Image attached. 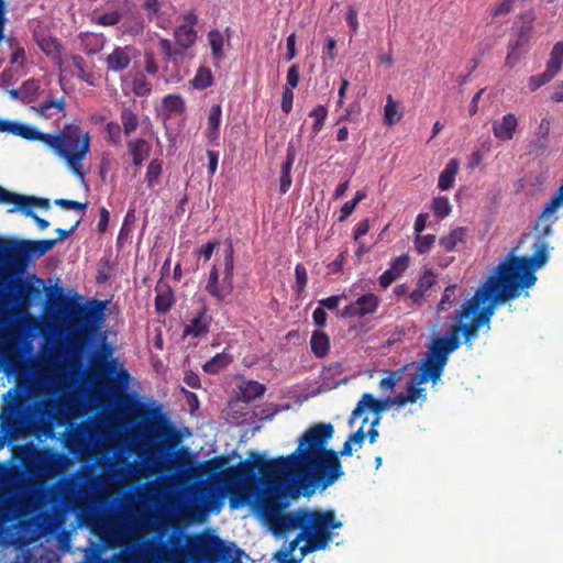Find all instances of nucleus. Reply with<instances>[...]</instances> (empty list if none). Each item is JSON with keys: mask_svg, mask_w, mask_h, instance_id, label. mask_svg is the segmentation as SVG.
I'll list each match as a JSON object with an SVG mask.
<instances>
[{"mask_svg": "<svg viewBox=\"0 0 563 563\" xmlns=\"http://www.w3.org/2000/svg\"><path fill=\"white\" fill-rule=\"evenodd\" d=\"M563 65V42H558L552 47L550 58L547 63V68L555 76L561 70Z\"/></svg>", "mask_w": 563, "mask_h": 563, "instance_id": "e433bc0d", "label": "nucleus"}, {"mask_svg": "<svg viewBox=\"0 0 563 563\" xmlns=\"http://www.w3.org/2000/svg\"><path fill=\"white\" fill-rule=\"evenodd\" d=\"M460 163L456 158H452L440 173L438 187L440 190H449L453 187Z\"/></svg>", "mask_w": 563, "mask_h": 563, "instance_id": "a878e982", "label": "nucleus"}, {"mask_svg": "<svg viewBox=\"0 0 563 563\" xmlns=\"http://www.w3.org/2000/svg\"><path fill=\"white\" fill-rule=\"evenodd\" d=\"M222 109L220 104H212L208 115V126L219 129L221 122Z\"/></svg>", "mask_w": 563, "mask_h": 563, "instance_id": "0e129e2a", "label": "nucleus"}, {"mask_svg": "<svg viewBox=\"0 0 563 563\" xmlns=\"http://www.w3.org/2000/svg\"><path fill=\"white\" fill-rule=\"evenodd\" d=\"M133 92L139 97H145L152 91L151 84L146 80V78L141 75L136 76L133 80Z\"/></svg>", "mask_w": 563, "mask_h": 563, "instance_id": "13d9d810", "label": "nucleus"}, {"mask_svg": "<svg viewBox=\"0 0 563 563\" xmlns=\"http://www.w3.org/2000/svg\"><path fill=\"white\" fill-rule=\"evenodd\" d=\"M241 549L225 544L219 537H201L189 549V554L198 563H241Z\"/></svg>", "mask_w": 563, "mask_h": 563, "instance_id": "0eeeda50", "label": "nucleus"}, {"mask_svg": "<svg viewBox=\"0 0 563 563\" xmlns=\"http://www.w3.org/2000/svg\"><path fill=\"white\" fill-rule=\"evenodd\" d=\"M150 415L154 420L151 427L156 429L162 437L170 438L176 435L174 426L161 413L159 409H153Z\"/></svg>", "mask_w": 563, "mask_h": 563, "instance_id": "cd10ccee", "label": "nucleus"}, {"mask_svg": "<svg viewBox=\"0 0 563 563\" xmlns=\"http://www.w3.org/2000/svg\"><path fill=\"white\" fill-rule=\"evenodd\" d=\"M518 128V119L514 113H506L501 119L492 122V132L496 140L508 142L514 139Z\"/></svg>", "mask_w": 563, "mask_h": 563, "instance_id": "a211bd4d", "label": "nucleus"}, {"mask_svg": "<svg viewBox=\"0 0 563 563\" xmlns=\"http://www.w3.org/2000/svg\"><path fill=\"white\" fill-rule=\"evenodd\" d=\"M522 290L497 268L460 308L461 319L475 317L487 330L498 305L518 298Z\"/></svg>", "mask_w": 563, "mask_h": 563, "instance_id": "7ed1b4c3", "label": "nucleus"}, {"mask_svg": "<svg viewBox=\"0 0 563 563\" xmlns=\"http://www.w3.org/2000/svg\"><path fill=\"white\" fill-rule=\"evenodd\" d=\"M54 203L65 210H79L81 212H84L88 206V202H79L64 198L56 199Z\"/></svg>", "mask_w": 563, "mask_h": 563, "instance_id": "680f3d73", "label": "nucleus"}, {"mask_svg": "<svg viewBox=\"0 0 563 563\" xmlns=\"http://www.w3.org/2000/svg\"><path fill=\"white\" fill-rule=\"evenodd\" d=\"M537 233L532 245L531 256H509L496 268L521 290L532 287L537 282L534 272L541 268L549 260V244Z\"/></svg>", "mask_w": 563, "mask_h": 563, "instance_id": "423d86ee", "label": "nucleus"}, {"mask_svg": "<svg viewBox=\"0 0 563 563\" xmlns=\"http://www.w3.org/2000/svg\"><path fill=\"white\" fill-rule=\"evenodd\" d=\"M196 24L197 15L194 12H189L184 15V23L178 25L174 31L176 44L183 53L196 43L197 32L194 29Z\"/></svg>", "mask_w": 563, "mask_h": 563, "instance_id": "f3484780", "label": "nucleus"}, {"mask_svg": "<svg viewBox=\"0 0 563 563\" xmlns=\"http://www.w3.org/2000/svg\"><path fill=\"white\" fill-rule=\"evenodd\" d=\"M137 56L139 51L133 45L117 46L104 58L107 71L119 73L125 70Z\"/></svg>", "mask_w": 563, "mask_h": 563, "instance_id": "dca6fc26", "label": "nucleus"}, {"mask_svg": "<svg viewBox=\"0 0 563 563\" xmlns=\"http://www.w3.org/2000/svg\"><path fill=\"white\" fill-rule=\"evenodd\" d=\"M104 305L101 301H95L93 307H79L78 311L71 316L73 323L76 325L68 346L74 352H80L89 342L90 338L98 331V323L102 320V309Z\"/></svg>", "mask_w": 563, "mask_h": 563, "instance_id": "6e6552de", "label": "nucleus"}, {"mask_svg": "<svg viewBox=\"0 0 563 563\" xmlns=\"http://www.w3.org/2000/svg\"><path fill=\"white\" fill-rule=\"evenodd\" d=\"M0 205H13L10 212L33 210L35 207L48 210L51 207L47 198L20 195L9 191L2 186H0Z\"/></svg>", "mask_w": 563, "mask_h": 563, "instance_id": "4468645a", "label": "nucleus"}, {"mask_svg": "<svg viewBox=\"0 0 563 563\" xmlns=\"http://www.w3.org/2000/svg\"><path fill=\"white\" fill-rule=\"evenodd\" d=\"M265 390L266 388L263 384L255 380H250L242 389V398L244 401L250 402L262 397Z\"/></svg>", "mask_w": 563, "mask_h": 563, "instance_id": "ea45409f", "label": "nucleus"}, {"mask_svg": "<svg viewBox=\"0 0 563 563\" xmlns=\"http://www.w3.org/2000/svg\"><path fill=\"white\" fill-rule=\"evenodd\" d=\"M554 77L555 75L551 73L548 68H545V70L542 74L531 76L529 78V88L531 91H536L543 85L550 82Z\"/></svg>", "mask_w": 563, "mask_h": 563, "instance_id": "6e6d98bb", "label": "nucleus"}, {"mask_svg": "<svg viewBox=\"0 0 563 563\" xmlns=\"http://www.w3.org/2000/svg\"><path fill=\"white\" fill-rule=\"evenodd\" d=\"M465 235V229L459 227L452 230L448 235L442 236L439 240V244L445 252H452L455 250L457 243L464 242Z\"/></svg>", "mask_w": 563, "mask_h": 563, "instance_id": "2f4dec72", "label": "nucleus"}, {"mask_svg": "<svg viewBox=\"0 0 563 563\" xmlns=\"http://www.w3.org/2000/svg\"><path fill=\"white\" fill-rule=\"evenodd\" d=\"M295 285H294V290L295 292L300 296L306 287H307V284H308V273H307V269L306 267L303 266V264L301 263H298L295 267Z\"/></svg>", "mask_w": 563, "mask_h": 563, "instance_id": "49530a36", "label": "nucleus"}, {"mask_svg": "<svg viewBox=\"0 0 563 563\" xmlns=\"http://www.w3.org/2000/svg\"><path fill=\"white\" fill-rule=\"evenodd\" d=\"M388 408V401L386 399H376L372 394L365 393L358 400L356 407L352 411L350 423L355 419L360 418L365 410H369L375 415L379 416Z\"/></svg>", "mask_w": 563, "mask_h": 563, "instance_id": "6ab92c4d", "label": "nucleus"}, {"mask_svg": "<svg viewBox=\"0 0 563 563\" xmlns=\"http://www.w3.org/2000/svg\"><path fill=\"white\" fill-rule=\"evenodd\" d=\"M122 126L118 122H108L106 125L107 141L112 145H120L122 142Z\"/></svg>", "mask_w": 563, "mask_h": 563, "instance_id": "603ef678", "label": "nucleus"}, {"mask_svg": "<svg viewBox=\"0 0 563 563\" xmlns=\"http://www.w3.org/2000/svg\"><path fill=\"white\" fill-rule=\"evenodd\" d=\"M18 300L22 303H30L41 296V289L29 282H21L16 285Z\"/></svg>", "mask_w": 563, "mask_h": 563, "instance_id": "7c9ffc66", "label": "nucleus"}, {"mask_svg": "<svg viewBox=\"0 0 563 563\" xmlns=\"http://www.w3.org/2000/svg\"><path fill=\"white\" fill-rule=\"evenodd\" d=\"M121 18L119 11L106 12L97 18V23L102 26H114L121 21Z\"/></svg>", "mask_w": 563, "mask_h": 563, "instance_id": "052dcab7", "label": "nucleus"}, {"mask_svg": "<svg viewBox=\"0 0 563 563\" xmlns=\"http://www.w3.org/2000/svg\"><path fill=\"white\" fill-rule=\"evenodd\" d=\"M309 115L314 118V122L312 124L311 130L313 135H317L324 125V121L328 115V109L324 106L319 104L318 107L310 111Z\"/></svg>", "mask_w": 563, "mask_h": 563, "instance_id": "8fccbe9b", "label": "nucleus"}, {"mask_svg": "<svg viewBox=\"0 0 563 563\" xmlns=\"http://www.w3.org/2000/svg\"><path fill=\"white\" fill-rule=\"evenodd\" d=\"M224 494L213 490L211 487H205L200 492L199 498L195 499L185 510L188 516L205 517L208 512L219 514L223 508Z\"/></svg>", "mask_w": 563, "mask_h": 563, "instance_id": "ddd939ff", "label": "nucleus"}, {"mask_svg": "<svg viewBox=\"0 0 563 563\" xmlns=\"http://www.w3.org/2000/svg\"><path fill=\"white\" fill-rule=\"evenodd\" d=\"M366 198V194L364 191H357L353 199L344 202L341 207V214L339 217V221H345L355 210L358 202Z\"/></svg>", "mask_w": 563, "mask_h": 563, "instance_id": "de8ad7c7", "label": "nucleus"}, {"mask_svg": "<svg viewBox=\"0 0 563 563\" xmlns=\"http://www.w3.org/2000/svg\"><path fill=\"white\" fill-rule=\"evenodd\" d=\"M32 368L16 347L5 346L1 350L0 372L7 376H14L19 387L31 388L29 375Z\"/></svg>", "mask_w": 563, "mask_h": 563, "instance_id": "9b49d317", "label": "nucleus"}, {"mask_svg": "<svg viewBox=\"0 0 563 563\" xmlns=\"http://www.w3.org/2000/svg\"><path fill=\"white\" fill-rule=\"evenodd\" d=\"M163 108L169 113H181L185 111V100L179 95H167L163 98Z\"/></svg>", "mask_w": 563, "mask_h": 563, "instance_id": "37998d69", "label": "nucleus"}, {"mask_svg": "<svg viewBox=\"0 0 563 563\" xmlns=\"http://www.w3.org/2000/svg\"><path fill=\"white\" fill-rule=\"evenodd\" d=\"M81 219H78L69 229L57 228L56 239L48 240H4L0 246V262L13 273H23L27 269L30 262L37 260L54 249L58 241H63L71 235Z\"/></svg>", "mask_w": 563, "mask_h": 563, "instance_id": "20e7f679", "label": "nucleus"}, {"mask_svg": "<svg viewBox=\"0 0 563 563\" xmlns=\"http://www.w3.org/2000/svg\"><path fill=\"white\" fill-rule=\"evenodd\" d=\"M71 67L74 69V74L87 82L88 85H95V76L91 71L87 69L86 60L80 55H73L70 57Z\"/></svg>", "mask_w": 563, "mask_h": 563, "instance_id": "c756f323", "label": "nucleus"}, {"mask_svg": "<svg viewBox=\"0 0 563 563\" xmlns=\"http://www.w3.org/2000/svg\"><path fill=\"white\" fill-rule=\"evenodd\" d=\"M12 134L21 136L29 141H42L45 145L48 134L29 128L24 124L14 122Z\"/></svg>", "mask_w": 563, "mask_h": 563, "instance_id": "72a5a7b5", "label": "nucleus"}, {"mask_svg": "<svg viewBox=\"0 0 563 563\" xmlns=\"http://www.w3.org/2000/svg\"><path fill=\"white\" fill-rule=\"evenodd\" d=\"M311 351L318 357H323L329 352V336L322 331H314L310 340Z\"/></svg>", "mask_w": 563, "mask_h": 563, "instance_id": "473e14b6", "label": "nucleus"}, {"mask_svg": "<svg viewBox=\"0 0 563 563\" xmlns=\"http://www.w3.org/2000/svg\"><path fill=\"white\" fill-rule=\"evenodd\" d=\"M233 271H234V249L232 241L228 242L225 254H224V273L223 279L230 284H233Z\"/></svg>", "mask_w": 563, "mask_h": 563, "instance_id": "79ce46f5", "label": "nucleus"}, {"mask_svg": "<svg viewBox=\"0 0 563 563\" xmlns=\"http://www.w3.org/2000/svg\"><path fill=\"white\" fill-rule=\"evenodd\" d=\"M233 284L224 282H219V273L217 266H212L209 278L206 285L207 292L216 298L218 301L225 300L233 291Z\"/></svg>", "mask_w": 563, "mask_h": 563, "instance_id": "aec40b11", "label": "nucleus"}, {"mask_svg": "<svg viewBox=\"0 0 563 563\" xmlns=\"http://www.w3.org/2000/svg\"><path fill=\"white\" fill-rule=\"evenodd\" d=\"M434 242V234L417 235L415 239V249L419 254H426L431 250Z\"/></svg>", "mask_w": 563, "mask_h": 563, "instance_id": "864d4df0", "label": "nucleus"}, {"mask_svg": "<svg viewBox=\"0 0 563 563\" xmlns=\"http://www.w3.org/2000/svg\"><path fill=\"white\" fill-rule=\"evenodd\" d=\"M409 266V256L407 254H402L393 260L390 263V267L386 269L380 276H379V285L383 288H387L390 286L395 280L400 278L404 273L407 271Z\"/></svg>", "mask_w": 563, "mask_h": 563, "instance_id": "412c9836", "label": "nucleus"}, {"mask_svg": "<svg viewBox=\"0 0 563 563\" xmlns=\"http://www.w3.org/2000/svg\"><path fill=\"white\" fill-rule=\"evenodd\" d=\"M65 98L62 97L59 99L45 100L44 102L38 104V107L36 108V112L46 119H51L54 115L52 111L53 109L56 110L57 113H62L63 115H65Z\"/></svg>", "mask_w": 563, "mask_h": 563, "instance_id": "c85d7f7f", "label": "nucleus"}, {"mask_svg": "<svg viewBox=\"0 0 563 563\" xmlns=\"http://www.w3.org/2000/svg\"><path fill=\"white\" fill-rule=\"evenodd\" d=\"M212 318L207 313V310L201 309L184 329V338L192 336L199 339L209 332Z\"/></svg>", "mask_w": 563, "mask_h": 563, "instance_id": "4be33fe9", "label": "nucleus"}, {"mask_svg": "<svg viewBox=\"0 0 563 563\" xmlns=\"http://www.w3.org/2000/svg\"><path fill=\"white\" fill-rule=\"evenodd\" d=\"M457 285L452 284L445 287L442 297L437 306V309L439 312L449 311L457 301L459 295H457Z\"/></svg>", "mask_w": 563, "mask_h": 563, "instance_id": "c9c22d12", "label": "nucleus"}, {"mask_svg": "<svg viewBox=\"0 0 563 563\" xmlns=\"http://www.w3.org/2000/svg\"><path fill=\"white\" fill-rule=\"evenodd\" d=\"M482 327L484 325L475 317L461 319L459 310L455 316V322L449 328L446 334L441 338L453 351H456L462 343L466 349L472 350L474 340L477 339Z\"/></svg>", "mask_w": 563, "mask_h": 563, "instance_id": "9d476101", "label": "nucleus"}, {"mask_svg": "<svg viewBox=\"0 0 563 563\" xmlns=\"http://www.w3.org/2000/svg\"><path fill=\"white\" fill-rule=\"evenodd\" d=\"M432 211L433 214L440 220L448 217L452 211V206L449 198L445 196L435 197L432 200Z\"/></svg>", "mask_w": 563, "mask_h": 563, "instance_id": "a19ab883", "label": "nucleus"}, {"mask_svg": "<svg viewBox=\"0 0 563 563\" xmlns=\"http://www.w3.org/2000/svg\"><path fill=\"white\" fill-rule=\"evenodd\" d=\"M126 146L135 166H140L150 156L151 144L145 139L130 140Z\"/></svg>", "mask_w": 563, "mask_h": 563, "instance_id": "5701e85b", "label": "nucleus"}, {"mask_svg": "<svg viewBox=\"0 0 563 563\" xmlns=\"http://www.w3.org/2000/svg\"><path fill=\"white\" fill-rule=\"evenodd\" d=\"M120 120L125 136H130L134 133L140 125L139 117L130 108L122 109Z\"/></svg>", "mask_w": 563, "mask_h": 563, "instance_id": "f704fd0d", "label": "nucleus"}, {"mask_svg": "<svg viewBox=\"0 0 563 563\" xmlns=\"http://www.w3.org/2000/svg\"><path fill=\"white\" fill-rule=\"evenodd\" d=\"M195 89L203 90L213 84V76L209 68L199 67L194 78L190 80Z\"/></svg>", "mask_w": 563, "mask_h": 563, "instance_id": "4c0bfd02", "label": "nucleus"}, {"mask_svg": "<svg viewBox=\"0 0 563 563\" xmlns=\"http://www.w3.org/2000/svg\"><path fill=\"white\" fill-rule=\"evenodd\" d=\"M233 357L225 350L221 353L216 354L211 360L206 362L202 366L205 373L214 375L218 374L221 369L225 368L231 362Z\"/></svg>", "mask_w": 563, "mask_h": 563, "instance_id": "bb28decb", "label": "nucleus"}, {"mask_svg": "<svg viewBox=\"0 0 563 563\" xmlns=\"http://www.w3.org/2000/svg\"><path fill=\"white\" fill-rule=\"evenodd\" d=\"M79 40L82 51L88 55L99 53L106 43V37L102 34L82 32L79 34Z\"/></svg>", "mask_w": 563, "mask_h": 563, "instance_id": "393cba45", "label": "nucleus"}, {"mask_svg": "<svg viewBox=\"0 0 563 563\" xmlns=\"http://www.w3.org/2000/svg\"><path fill=\"white\" fill-rule=\"evenodd\" d=\"M173 301V295L170 291L157 292L155 297L156 311L166 313L172 308Z\"/></svg>", "mask_w": 563, "mask_h": 563, "instance_id": "5fc2aeb1", "label": "nucleus"}, {"mask_svg": "<svg viewBox=\"0 0 563 563\" xmlns=\"http://www.w3.org/2000/svg\"><path fill=\"white\" fill-rule=\"evenodd\" d=\"M401 119V113L397 109V103L390 95L387 96V102L384 108V120L388 125L395 124Z\"/></svg>", "mask_w": 563, "mask_h": 563, "instance_id": "a18cd8bd", "label": "nucleus"}, {"mask_svg": "<svg viewBox=\"0 0 563 563\" xmlns=\"http://www.w3.org/2000/svg\"><path fill=\"white\" fill-rule=\"evenodd\" d=\"M285 486L275 482L265 489L262 488L257 497L256 509L258 515L276 536H284L292 530H300L294 540L289 542L288 552L296 550L299 542L306 541L300 548L301 561L307 554L324 550L332 539V530L342 526L335 519L333 510H316L308 507H299L289 512L285 510L289 506V498L283 496Z\"/></svg>", "mask_w": 563, "mask_h": 563, "instance_id": "f03ea898", "label": "nucleus"}, {"mask_svg": "<svg viewBox=\"0 0 563 563\" xmlns=\"http://www.w3.org/2000/svg\"><path fill=\"white\" fill-rule=\"evenodd\" d=\"M333 433L331 423H317L303 432L298 448L288 456L267 460L254 453L253 461L245 460L229 467H225L227 457L219 456L210 462V467L221 473L231 509L244 506L247 500L242 490L260 481L264 489L279 481L285 486L283 496L287 498L297 496L299 489L305 496H311L316 489L323 490L344 475L339 453L325 449Z\"/></svg>", "mask_w": 563, "mask_h": 563, "instance_id": "f257e3e1", "label": "nucleus"}, {"mask_svg": "<svg viewBox=\"0 0 563 563\" xmlns=\"http://www.w3.org/2000/svg\"><path fill=\"white\" fill-rule=\"evenodd\" d=\"M219 245V241H209L205 245H202L200 249L195 250V254L199 257H202L205 262L209 261L216 250V247Z\"/></svg>", "mask_w": 563, "mask_h": 563, "instance_id": "e2e57ef3", "label": "nucleus"}, {"mask_svg": "<svg viewBox=\"0 0 563 563\" xmlns=\"http://www.w3.org/2000/svg\"><path fill=\"white\" fill-rule=\"evenodd\" d=\"M123 32L131 35H139L143 32L144 25L141 18H135L131 23H123Z\"/></svg>", "mask_w": 563, "mask_h": 563, "instance_id": "69168bd1", "label": "nucleus"}, {"mask_svg": "<svg viewBox=\"0 0 563 563\" xmlns=\"http://www.w3.org/2000/svg\"><path fill=\"white\" fill-rule=\"evenodd\" d=\"M295 158H296V155H295L294 146H288L287 154H286V161L282 164V167H280L279 191L282 195L286 194L292 184V178H291L290 173H291L292 165L295 163Z\"/></svg>", "mask_w": 563, "mask_h": 563, "instance_id": "b1692460", "label": "nucleus"}, {"mask_svg": "<svg viewBox=\"0 0 563 563\" xmlns=\"http://www.w3.org/2000/svg\"><path fill=\"white\" fill-rule=\"evenodd\" d=\"M158 47L167 59L183 55L181 49L178 46L174 47L172 41L168 38H161Z\"/></svg>", "mask_w": 563, "mask_h": 563, "instance_id": "bf43d9fd", "label": "nucleus"}, {"mask_svg": "<svg viewBox=\"0 0 563 563\" xmlns=\"http://www.w3.org/2000/svg\"><path fill=\"white\" fill-rule=\"evenodd\" d=\"M143 9L146 11L148 20H153L159 14V2L158 0H144Z\"/></svg>", "mask_w": 563, "mask_h": 563, "instance_id": "774afa93", "label": "nucleus"}, {"mask_svg": "<svg viewBox=\"0 0 563 563\" xmlns=\"http://www.w3.org/2000/svg\"><path fill=\"white\" fill-rule=\"evenodd\" d=\"M561 207H563V187L554 192L537 219L534 231L540 238L552 235L553 225L559 220L558 212Z\"/></svg>", "mask_w": 563, "mask_h": 563, "instance_id": "f8f14e48", "label": "nucleus"}, {"mask_svg": "<svg viewBox=\"0 0 563 563\" xmlns=\"http://www.w3.org/2000/svg\"><path fill=\"white\" fill-rule=\"evenodd\" d=\"M530 33L531 26H522L516 40L509 41L508 48H515L516 51H521V54H525L529 46Z\"/></svg>", "mask_w": 563, "mask_h": 563, "instance_id": "58836bf2", "label": "nucleus"}, {"mask_svg": "<svg viewBox=\"0 0 563 563\" xmlns=\"http://www.w3.org/2000/svg\"><path fill=\"white\" fill-rule=\"evenodd\" d=\"M46 145L57 156L65 159L67 166L79 178L84 179L85 172L81 162L90 150L89 133H84L79 125L69 124L55 135L48 134Z\"/></svg>", "mask_w": 563, "mask_h": 563, "instance_id": "39448f33", "label": "nucleus"}, {"mask_svg": "<svg viewBox=\"0 0 563 563\" xmlns=\"http://www.w3.org/2000/svg\"><path fill=\"white\" fill-rule=\"evenodd\" d=\"M400 378L397 372H389L386 377L382 378L379 382V387L382 390H391L398 379Z\"/></svg>", "mask_w": 563, "mask_h": 563, "instance_id": "338daca9", "label": "nucleus"}, {"mask_svg": "<svg viewBox=\"0 0 563 563\" xmlns=\"http://www.w3.org/2000/svg\"><path fill=\"white\" fill-rule=\"evenodd\" d=\"M453 352L441 336L434 338L424 358L418 366V372L415 375L416 383L424 384L430 380L432 384H437L444 372L450 354Z\"/></svg>", "mask_w": 563, "mask_h": 563, "instance_id": "1a4fd4ad", "label": "nucleus"}, {"mask_svg": "<svg viewBox=\"0 0 563 563\" xmlns=\"http://www.w3.org/2000/svg\"><path fill=\"white\" fill-rule=\"evenodd\" d=\"M380 303V299L375 294H365L355 301L345 306L338 314L341 318H364L374 314Z\"/></svg>", "mask_w": 563, "mask_h": 563, "instance_id": "2eb2a0df", "label": "nucleus"}, {"mask_svg": "<svg viewBox=\"0 0 563 563\" xmlns=\"http://www.w3.org/2000/svg\"><path fill=\"white\" fill-rule=\"evenodd\" d=\"M421 384L416 383V376L407 384V399L410 401V404H415L418 399L426 400L427 394L426 389L422 387H419Z\"/></svg>", "mask_w": 563, "mask_h": 563, "instance_id": "3c124183", "label": "nucleus"}, {"mask_svg": "<svg viewBox=\"0 0 563 563\" xmlns=\"http://www.w3.org/2000/svg\"><path fill=\"white\" fill-rule=\"evenodd\" d=\"M162 170L163 166L159 159L155 158L150 162L145 174V180L148 188H153L158 183Z\"/></svg>", "mask_w": 563, "mask_h": 563, "instance_id": "c03bdc74", "label": "nucleus"}, {"mask_svg": "<svg viewBox=\"0 0 563 563\" xmlns=\"http://www.w3.org/2000/svg\"><path fill=\"white\" fill-rule=\"evenodd\" d=\"M437 284V276L432 269H426L417 282V288L427 292Z\"/></svg>", "mask_w": 563, "mask_h": 563, "instance_id": "4d7b16f0", "label": "nucleus"}, {"mask_svg": "<svg viewBox=\"0 0 563 563\" xmlns=\"http://www.w3.org/2000/svg\"><path fill=\"white\" fill-rule=\"evenodd\" d=\"M212 55L216 59L223 57V36L218 30H213L208 35Z\"/></svg>", "mask_w": 563, "mask_h": 563, "instance_id": "09e8293b", "label": "nucleus"}]
</instances>
